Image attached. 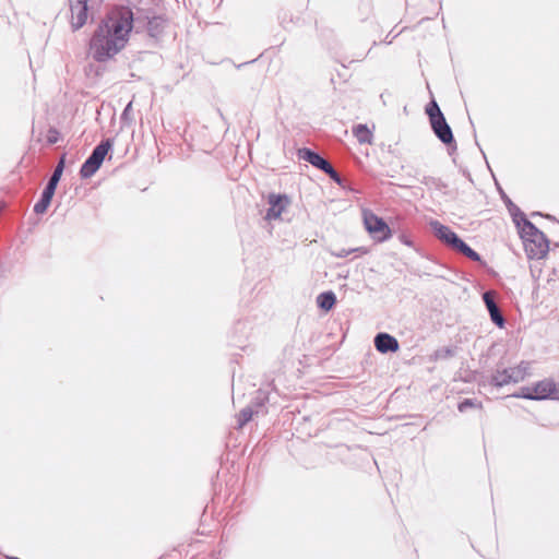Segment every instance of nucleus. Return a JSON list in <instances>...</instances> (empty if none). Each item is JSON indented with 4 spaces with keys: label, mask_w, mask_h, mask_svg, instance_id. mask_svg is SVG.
<instances>
[{
    "label": "nucleus",
    "mask_w": 559,
    "mask_h": 559,
    "mask_svg": "<svg viewBox=\"0 0 559 559\" xmlns=\"http://www.w3.org/2000/svg\"><path fill=\"white\" fill-rule=\"evenodd\" d=\"M133 29V14L122 10L108 16L95 31L90 43V55L98 62L112 60L129 43Z\"/></svg>",
    "instance_id": "f257e3e1"
},
{
    "label": "nucleus",
    "mask_w": 559,
    "mask_h": 559,
    "mask_svg": "<svg viewBox=\"0 0 559 559\" xmlns=\"http://www.w3.org/2000/svg\"><path fill=\"white\" fill-rule=\"evenodd\" d=\"M435 236L448 247L456 250L473 261H480V255L471 249L450 227L438 221L430 222Z\"/></svg>",
    "instance_id": "f03ea898"
},
{
    "label": "nucleus",
    "mask_w": 559,
    "mask_h": 559,
    "mask_svg": "<svg viewBox=\"0 0 559 559\" xmlns=\"http://www.w3.org/2000/svg\"><path fill=\"white\" fill-rule=\"evenodd\" d=\"M515 396L528 400H559V382L552 379H544L532 385L521 388Z\"/></svg>",
    "instance_id": "7ed1b4c3"
},
{
    "label": "nucleus",
    "mask_w": 559,
    "mask_h": 559,
    "mask_svg": "<svg viewBox=\"0 0 559 559\" xmlns=\"http://www.w3.org/2000/svg\"><path fill=\"white\" fill-rule=\"evenodd\" d=\"M531 374V367L527 362H521L518 366L498 370L492 377V383L502 386L509 383H518L525 380Z\"/></svg>",
    "instance_id": "20e7f679"
},
{
    "label": "nucleus",
    "mask_w": 559,
    "mask_h": 559,
    "mask_svg": "<svg viewBox=\"0 0 559 559\" xmlns=\"http://www.w3.org/2000/svg\"><path fill=\"white\" fill-rule=\"evenodd\" d=\"M111 146V141L106 140L94 148L92 155L86 159L81 168L80 173L83 178H88L98 170Z\"/></svg>",
    "instance_id": "39448f33"
},
{
    "label": "nucleus",
    "mask_w": 559,
    "mask_h": 559,
    "mask_svg": "<svg viewBox=\"0 0 559 559\" xmlns=\"http://www.w3.org/2000/svg\"><path fill=\"white\" fill-rule=\"evenodd\" d=\"M365 227L371 237L378 241H384L391 237L390 227L384 221L369 211L364 212Z\"/></svg>",
    "instance_id": "423d86ee"
},
{
    "label": "nucleus",
    "mask_w": 559,
    "mask_h": 559,
    "mask_svg": "<svg viewBox=\"0 0 559 559\" xmlns=\"http://www.w3.org/2000/svg\"><path fill=\"white\" fill-rule=\"evenodd\" d=\"M62 171H63V159H61L59 165L56 167L47 187L45 188V190L43 192L40 201L37 202L34 206V211L37 214H43L48 209V206L51 202V199L55 194L56 187H57V185L60 180V177L62 175Z\"/></svg>",
    "instance_id": "0eeeda50"
},
{
    "label": "nucleus",
    "mask_w": 559,
    "mask_h": 559,
    "mask_svg": "<svg viewBox=\"0 0 559 559\" xmlns=\"http://www.w3.org/2000/svg\"><path fill=\"white\" fill-rule=\"evenodd\" d=\"M292 204V200L285 194H270L269 197V210L265 218L280 219L285 214Z\"/></svg>",
    "instance_id": "6e6552de"
},
{
    "label": "nucleus",
    "mask_w": 559,
    "mask_h": 559,
    "mask_svg": "<svg viewBox=\"0 0 559 559\" xmlns=\"http://www.w3.org/2000/svg\"><path fill=\"white\" fill-rule=\"evenodd\" d=\"M299 157L310 163L312 166L326 173L334 181L340 182V177L333 167L319 154L310 150H300Z\"/></svg>",
    "instance_id": "1a4fd4ad"
},
{
    "label": "nucleus",
    "mask_w": 559,
    "mask_h": 559,
    "mask_svg": "<svg viewBox=\"0 0 559 559\" xmlns=\"http://www.w3.org/2000/svg\"><path fill=\"white\" fill-rule=\"evenodd\" d=\"M70 9L73 27H82L87 21V0H70Z\"/></svg>",
    "instance_id": "9d476101"
},
{
    "label": "nucleus",
    "mask_w": 559,
    "mask_h": 559,
    "mask_svg": "<svg viewBox=\"0 0 559 559\" xmlns=\"http://www.w3.org/2000/svg\"><path fill=\"white\" fill-rule=\"evenodd\" d=\"M431 126L437 136L443 143H450L453 140L452 131L447 123L443 115L431 114Z\"/></svg>",
    "instance_id": "9b49d317"
},
{
    "label": "nucleus",
    "mask_w": 559,
    "mask_h": 559,
    "mask_svg": "<svg viewBox=\"0 0 559 559\" xmlns=\"http://www.w3.org/2000/svg\"><path fill=\"white\" fill-rule=\"evenodd\" d=\"M538 242L537 237H532L530 240L524 242L525 250L531 259H540L547 253L548 246L543 234L540 245Z\"/></svg>",
    "instance_id": "f8f14e48"
},
{
    "label": "nucleus",
    "mask_w": 559,
    "mask_h": 559,
    "mask_svg": "<svg viewBox=\"0 0 559 559\" xmlns=\"http://www.w3.org/2000/svg\"><path fill=\"white\" fill-rule=\"evenodd\" d=\"M374 346L382 354L399 350L397 340L388 333H379L374 338Z\"/></svg>",
    "instance_id": "ddd939ff"
},
{
    "label": "nucleus",
    "mask_w": 559,
    "mask_h": 559,
    "mask_svg": "<svg viewBox=\"0 0 559 559\" xmlns=\"http://www.w3.org/2000/svg\"><path fill=\"white\" fill-rule=\"evenodd\" d=\"M486 307L490 313L491 320L499 326L502 328L504 324L503 317L501 316L491 292H487L483 296Z\"/></svg>",
    "instance_id": "4468645a"
},
{
    "label": "nucleus",
    "mask_w": 559,
    "mask_h": 559,
    "mask_svg": "<svg viewBox=\"0 0 559 559\" xmlns=\"http://www.w3.org/2000/svg\"><path fill=\"white\" fill-rule=\"evenodd\" d=\"M520 234L524 242L530 240L532 237H537V240H542V233L528 221L524 219L523 224L520 225ZM540 245V242H538Z\"/></svg>",
    "instance_id": "2eb2a0df"
},
{
    "label": "nucleus",
    "mask_w": 559,
    "mask_h": 559,
    "mask_svg": "<svg viewBox=\"0 0 559 559\" xmlns=\"http://www.w3.org/2000/svg\"><path fill=\"white\" fill-rule=\"evenodd\" d=\"M335 301L336 297L332 292L322 293L317 297L318 306L324 311L331 310L335 305Z\"/></svg>",
    "instance_id": "dca6fc26"
},
{
    "label": "nucleus",
    "mask_w": 559,
    "mask_h": 559,
    "mask_svg": "<svg viewBox=\"0 0 559 559\" xmlns=\"http://www.w3.org/2000/svg\"><path fill=\"white\" fill-rule=\"evenodd\" d=\"M354 134L360 143L372 142V130L365 124H359L354 129Z\"/></svg>",
    "instance_id": "f3484780"
},
{
    "label": "nucleus",
    "mask_w": 559,
    "mask_h": 559,
    "mask_svg": "<svg viewBox=\"0 0 559 559\" xmlns=\"http://www.w3.org/2000/svg\"><path fill=\"white\" fill-rule=\"evenodd\" d=\"M252 418V412L249 408H245L239 414V426H243Z\"/></svg>",
    "instance_id": "a211bd4d"
},
{
    "label": "nucleus",
    "mask_w": 559,
    "mask_h": 559,
    "mask_svg": "<svg viewBox=\"0 0 559 559\" xmlns=\"http://www.w3.org/2000/svg\"><path fill=\"white\" fill-rule=\"evenodd\" d=\"M427 114L429 115V117L431 118V114L433 115H442L438 105L436 103H432L428 108H427Z\"/></svg>",
    "instance_id": "6ab92c4d"
},
{
    "label": "nucleus",
    "mask_w": 559,
    "mask_h": 559,
    "mask_svg": "<svg viewBox=\"0 0 559 559\" xmlns=\"http://www.w3.org/2000/svg\"><path fill=\"white\" fill-rule=\"evenodd\" d=\"M472 406H478V404H476L475 402H473L471 400H466L459 405V409H460V412H464L467 407H472Z\"/></svg>",
    "instance_id": "aec40b11"
},
{
    "label": "nucleus",
    "mask_w": 559,
    "mask_h": 559,
    "mask_svg": "<svg viewBox=\"0 0 559 559\" xmlns=\"http://www.w3.org/2000/svg\"><path fill=\"white\" fill-rule=\"evenodd\" d=\"M354 251H355V249H352V250L342 249L341 251L336 252L335 255L343 258V257H347L349 253H352Z\"/></svg>",
    "instance_id": "412c9836"
},
{
    "label": "nucleus",
    "mask_w": 559,
    "mask_h": 559,
    "mask_svg": "<svg viewBox=\"0 0 559 559\" xmlns=\"http://www.w3.org/2000/svg\"><path fill=\"white\" fill-rule=\"evenodd\" d=\"M162 24V20L159 19H154L153 21L150 22V31L152 32L153 31V27H157Z\"/></svg>",
    "instance_id": "4be33fe9"
}]
</instances>
